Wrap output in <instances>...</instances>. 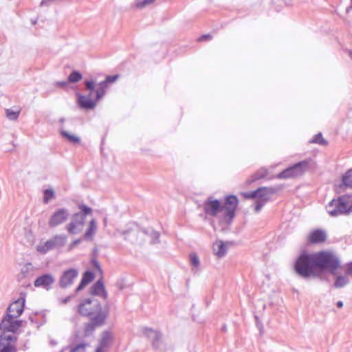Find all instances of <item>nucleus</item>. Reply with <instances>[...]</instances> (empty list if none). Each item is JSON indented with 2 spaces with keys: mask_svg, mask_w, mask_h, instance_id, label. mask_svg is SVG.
Segmentation results:
<instances>
[{
  "mask_svg": "<svg viewBox=\"0 0 352 352\" xmlns=\"http://www.w3.org/2000/svg\"><path fill=\"white\" fill-rule=\"evenodd\" d=\"M239 200L235 195L227 196L223 204L219 200L209 197L203 203V210L208 216L215 217L223 212V219L227 223H230L235 216Z\"/></svg>",
  "mask_w": 352,
  "mask_h": 352,
  "instance_id": "f257e3e1",
  "label": "nucleus"
},
{
  "mask_svg": "<svg viewBox=\"0 0 352 352\" xmlns=\"http://www.w3.org/2000/svg\"><path fill=\"white\" fill-rule=\"evenodd\" d=\"M118 78V74L107 76L104 80L98 84L96 89H95V82L93 80H85V90L89 91V94L87 95L78 94V102L80 107L86 110L95 108L97 102L104 96L107 84L115 82Z\"/></svg>",
  "mask_w": 352,
  "mask_h": 352,
  "instance_id": "f03ea898",
  "label": "nucleus"
},
{
  "mask_svg": "<svg viewBox=\"0 0 352 352\" xmlns=\"http://www.w3.org/2000/svg\"><path fill=\"white\" fill-rule=\"evenodd\" d=\"M294 270L303 278L318 277L320 274L316 267L315 254H301L295 262Z\"/></svg>",
  "mask_w": 352,
  "mask_h": 352,
  "instance_id": "7ed1b4c3",
  "label": "nucleus"
},
{
  "mask_svg": "<svg viewBox=\"0 0 352 352\" xmlns=\"http://www.w3.org/2000/svg\"><path fill=\"white\" fill-rule=\"evenodd\" d=\"M317 270H326L336 275L340 267V261L338 256L330 251H320L315 253Z\"/></svg>",
  "mask_w": 352,
  "mask_h": 352,
  "instance_id": "20e7f679",
  "label": "nucleus"
},
{
  "mask_svg": "<svg viewBox=\"0 0 352 352\" xmlns=\"http://www.w3.org/2000/svg\"><path fill=\"white\" fill-rule=\"evenodd\" d=\"M326 209L331 217L348 214L352 212V196L342 195L337 199H332Z\"/></svg>",
  "mask_w": 352,
  "mask_h": 352,
  "instance_id": "39448f33",
  "label": "nucleus"
},
{
  "mask_svg": "<svg viewBox=\"0 0 352 352\" xmlns=\"http://www.w3.org/2000/svg\"><path fill=\"white\" fill-rule=\"evenodd\" d=\"M78 311L81 316L89 318L100 314L104 315L105 318H107L109 315L108 310L103 309L100 302L94 298L82 300L78 305Z\"/></svg>",
  "mask_w": 352,
  "mask_h": 352,
  "instance_id": "423d86ee",
  "label": "nucleus"
},
{
  "mask_svg": "<svg viewBox=\"0 0 352 352\" xmlns=\"http://www.w3.org/2000/svg\"><path fill=\"white\" fill-rule=\"evenodd\" d=\"M78 208L80 211L72 216L70 222L65 227L66 230L71 234H78L83 230L86 216L92 212V209L85 204L79 205Z\"/></svg>",
  "mask_w": 352,
  "mask_h": 352,
  "instance_id": "0eeeda50",
  "label": "nucleus"
},
{
  "mask_svg": "<svg viewBox=\"0 0 352 352\" xmlns=\"http://www.w3.org/2000/svg\"><path fill=\"white\" fill-rule=\"evenodd\" d=\"M278 189L274 187H260L252 191L246 197L256 199L254 203V211L258 212L264 205L270 201L271 196L277 192Z\"/></svg>",
  "mask_w": 352,
  "mask_h": 352,
  "instance_id": "6e6552de",
  "label": "nucleus"
},
{
  "mask_svg": "<svg viewBox=\"0 0 352 352\" xmlns=\"http://www.w3.org/2000/svg\"><path fill=\"white\" fill-rule=\"evenodd\" d=\"M67 241V236L63 234H56L43 243L38 245L36 251L41 254H45L50 250L63 247Z\"/></svg>",
  "mask_w": 352,
  "mask_h": 352,
  "instance_id": "1a4fd4ad",
  "label": "nucleus"
},
{
  "mask_svg": "<svg viewBox=\"0 0 352 352\" xmlns=\"http://www.w3.org/2000/svg\"><path fill=\"white\" fill-rule=\"evenodd\" d=\"M308 162L304 160L287 168L277 175L279 179H287L295 177L302 175L308 168Z\"/></svg>",
  "mask_w": 352,
  "mask_h": 352,
  "instance_id": "9d476101",
  "label": "nucleus"
},
{
  "mask_svg": "<svg viewBox=\"0 0 352 352\" xmlns=\"http://www.w3.org/2000/svg\"><path fill=\"white\" fill-rule=\"evenodd\" d=\"M16 319L8 314L3 318L0 324V329L3 331V333H14L18 330L21 325V321Z\"/></svg>",
  "mask_w": 352,
  "mask_h": 352,
  "instance_id": "9b49d317",
  "label": "nucleus"
},
{
  "mask_svg": "<svg viewBox=\"0 0 352 352\" xmlns=\"http://www.w3.org/2000/svg\"><path fill=\"white\" fill-rule=\"evenodd\" d=\"M69 212L67 208H58L50 217L48 221V226L50 228H55L64 222L69 218Z\"/></svg>",
  "mask_w": 352,
  "mask_h": 352,
  "instance_id": "f8f14e48",
  "label": "nucleus"
},
{
  "mask_svg": "<svg viewBox=\"0 0 352 352\" xmlns=\"http://www.w3.org/2000/svg\"><path fill=\"white\" fill-rule=\"evenodd\" d=\"M78 276V271L75 268H69L67 270H65L59 279V286L61 288H67L71 286L74 280Z\"/></svg>",
  "mask_w": 352,
  "mask_h": 352,
  "instance_id": "ddd939ff",
  "label": "nucleus"
},
{
  "mask_svg": "<svg viewBox=\"0 0 352 352\" xmlns=\"http://www.w3.org/2000/svg\"><path fill=\"white\" fill-rule=\"evenodd\" d=\"M15 340L14 335L2 333L0 336V352H16V346L12 344Z\"/></svg>",
  "mask_w": 352,
  "mask_h": 352,
  "instance_id": "4468645a",
  "label": "nucleus"
},
{
  "mask_svg": "<svg viewBox=\"0 0 352 352\" xmlns=\"http://www.w3.org/2000/svg\"><path fill=\"white\" fill-rule=\"evenodd\" d=\"M89 319L90 322L86 323L85 325L84 334L85 336H89L95 331L96 327L102 326L107 318H105L104 315L100 314L96 317H91V318Z\"/></svg>",
  "mask_w": 352,
  "mask_h": 352,
  "instance_id": "2eb2a0df",
  "label": "nucleus"
},
{
  "mask_svg": "<svg viewBox=\"0 0 352 352\" xmlns=\"http://www.w3.org/2000/svg\"><path fill=\"white\" fill-rule=\"evenodd\" d=\"M25 299L24 297H20L16 300L11 303L8 307L7 314L17 318L23 311Z\"/></svg>",
  "mask_w": 352,
  "mask_h": 352,
  "instance_id": "dca6fc26",
  "label": "nucleus"
},
{
  "mask_svg": "<svg viewBox=\"0 0 352 352\" xmlns=\"http://www.w3.org/2000/svg\"><path fill=\"white\" fill-rule=\"evenodd\" d=\"M117 232L122 235L125 240L129 241L131 243H133L138 240L139 228L135 224L131 223L129 225L126 229L118 230Z\"/></svg>",
  "mask_w": 352,
  "mask_h": 352,
  "instance_id": "f3484780",
  "label": "nucleus"
},
{
  "mask_svg": "<svg viewBox=\"0 0 352 352\" xmlns=\"http://www.w3.org/2000/svg\"><path fill=\"white\" fill-rule=\"evenodd\" d=\"M54 282L55 278L52 274H45L35 279L34 285L36 287H43L46 290H50Z\"/></svg>",
  "mask_w": 352,
  "mask_h": 352,
  "instance_id": "a211bd4d",
  "label": "nucleus"
},
{
  "mask_svg": "<svg viewBox=\"0 0 352 352\" xmlns=\"http://www.w3.org/2000/svg\"><path fill=\"white\" fill-rule=\"evenodd\" d=\"M142 332L151 340L152 345L154 349H156L159 348L162 340V334L159 331H155L151 328L144 327L142 329Z\"/></svg>",
  "mask_w": 352,
  "mask_h": 352,
  "instance_id": "6ab92c4d",
  "label": "nucleus"
},
{
  "mask_svg": "<svg viewBox=\"0 0 352 352\" xmlns=\"http://www.w3.org/2000/svg\"><path fill=\"white\" fill-rule=\"evenodd\" d=\"M90 294L93 296H101L104 299H107L108 294L105 289L102 279L98 280L90 288Z\"/></svg>",
  "mask_w": 352,
  "mask_h": 352,
  "instance_id": "aec40b11",
  "label": "nucleus"
},
{
  "mask_svg": "<svg viewBox=\"0 0 352 352\" xmlns=\"http://www.w3.org/2000/svg\"><path fill=\"white\" fill-rule=\"evenodd\" d=\"M327 239V234L322 230H315L308 236V242L311 244H318L324 242Z\"/></svg>",
  "mask_w": 352,
  "mask_h": 352,
  "instance_id": "412c9836",
  "label": "nucleus"
},
{
  "mask_svg": "<svg viewBox=\"0 0 352 352\" xmlns=\"http://www.w3.org/2000/svg\"><path fill=\"white\" fill-rule=\"evenodd\" d=\"M111 342V334L110 332L106 331H104L102 334V338L99 344V346L97 347L96 352H103V349L107 348L109 346Z\"/></svg>",
  "mask_w": 352,
  "mask_h": 352,
  "instance_id": "4be33fe9",
  "label": "nucleus"
},
{
  "mask_svg": "<svg viewBox=\"0 0 352 352\" xmlns=\"http://www.w3.org/2000/svg\"><path fill=\"white\" fill-rule=\"evenodd\" d=\"M213 251L218 257L221 258L226 254L227 247L223 242L217 241L213 244Z\"/></svg>",
  "mask_w": 352,
  "mask_h": 352,
  "instance_id": "5701e85b",
  "label": "nucleus"
},
{
  "mask_svg": "<svg viewBox=\"0 0 352 352\" xmlns=\"http://www.w3.org/2000/svg\"><path fill=\"white\" fill-rule=\"evenodd\" d=\"M96 230H97L96 221V219H93L89 221V227L84 234L85 239H88V240H92L94 236L96 234Z\"/></svg>",
  "mask_w": 352,
  "mask_h": 352,
  "instance_id": "b1692460",
  "label": "nucleus"
},
{
  "mask_svg": "<svg viewBox=\"0 0 352 352\" xmlns=\"http://www.w3.org/2000/svg\"><path fill=\"white\" fill-rule=\"evenodd\" d=\"M60 134L63 138H66L72 144H79L80 142V139L79 137L72 135L66 131L61 130Z\"/></svg>",
  "mask_w": 352,
  "mask_h": 352,
  "instance_id": "393cba45",
  "label": "nucleus"
},
{
  "mask_svg": "<svg viewBox=\"0 0 352 352\" xmlns=\"http://www.w3.org/2000/svg\"><path fill=\"white\" fill-rule=\"evenodd\" d=\"M349 283V279L346 276H338L336 277L333 286L336 288H341Z\"/></svg>",
  "mask_w": 352,
  "mask_h": 352,
  "instance_id": "a878e982",
  "label": "nucleus"
},
{
  "mask_svg": "<svg viewBox=\"0 0 352 352\" xmlns=\"http://www.w3.org/2000/svg\"><path fill=\"white\" fill-rule=\"evenodd\" d=\"M342 182L345 187L352 188V168L342 176Z\"/></svg>",
  "mask_w": 352,
  "mask_h": 352,
  "instance_id": "bb28decb",
  "label": "nucleus"
},
{
  "mask_svg": "<svg viewBox=\"0 0 352 352\" xmlns=\"http://www.w3.org/2000/svg\"><path fill=\"white\" fill-rule=\"evenodd\" d=\"M86 344L80 343L74 347H67L60 352H85Z\"/></svg>",
  "mask_w": 352,
  "mask_h": 352,
  "instance_id": "cd10ccee",
  "label": "nucleus"
},
{
  "mask_svg": "<svg viewBox=\"0 0 352 352\" xmlns=\"http://www.w3.org/2000/svg\"><path fill=\"white\" fill-rule=\"evenodd\" d=\"M267 175V170L265 168H262L258 170L252 176L250 182L258 180L264 178Z\"/></svg>",
  "mask_w": 352,
  "mask_h": 352,
  "instance_id": "c85d7f7f",
  "label": "nucleus"
},
{
  "mask_svg": "<svg viewBox=\"0 0 352 352\" xmlns=\"http://www.w3.org/2000/svg\"><path fill=\"white\" fill-rule=\"evenodd\" d=\"M82 79V74L78 71H73L68 76V82L75 83Z\"/></svg>",
  "mask_w": 352,
  "mask_h": 352,
  "instance_id": "c756f323",
  "label": "nucleus"
},
{
  "mask_svg": "<svg viewBox=\"0 0 352 352\" xmlns=\"http://www.w3.org/2000/svg\"><path fill=\"white\" fill-rule=\"evenodd\" d=\"M55 196L54 191L52 189H45L43 191V202L48 204V202Z\"/></svg>",
  "mask_w": 352,
  "mask_h": 352,
  "instance_id": "7c9ffc66",
  "label": "nucleus"
},
{
  "mask_svg": "<svg viewBox=\"0 0 352 352\" xmlns=\"http://www.w3.org/2000/svg\"><path fill=\"white\" fill-rule=\"evenodd\" d=\"M311 143L318 144L320 145H327V142L323 138L321 133H319L314 136L312 140L310 141Z\"/></svg>",
  "mask_w": 352,
  "mask_h": 352,
  "instance_id": "2f4dec72",
  "label": "nucleus"
},
{
  "mask_svg": "<svg viewBox=\"0 0 352 352\" xmlns=\"http://www.w3.org/2000/svg\"><path fill=\"white\" fill-rule=\"evenodd\" d=\"M6 116L10 120H16L19 118L20 111H13L12 109H6Z\"/></svg>",
  "mask_w": 352,
  "mask_h": 352,
  "instance_id": "473e14b6",
  "label": "nucleus"
},
{
  "mask_svg": "<svg viewBox=\"0 0 352 352\" xmlns=\"http://www.w3.org/2000/svg\"><path fill=\"white\" fill-rule=\"evenodd\" d=\"M189 257H190V264L192 265V266H193L194 267H198L199 266L200 262H199V258L198 256L197 255V254L191 253L190 254Z\"/></svg>",
  "mask_w": 352,
  "mask_h": 352,
  "instance_id": "72a5a7b5",
  "label": "nucleus"
},
{
  "mask_svg": "<svg viewBox=\"0 0 352 352\" xmlns=\"http://www.w3.org/2000/svg\"><path fill=\"white\" fill-rule=\"evenodd\" d=\"M94 278V274L90 271H86L83 275L82 280L86 282L87 284L91 282Z\"/></svg>",
  "mask_w": 352,
  "mask_h": 352,
  "instance_id": "f704fd0d",
  "label": "nucleus"
},
{
  "mask_svg": "<svg viewBox=\"0 0 352 352\" xmlns=\"http://www.w3.org/2000/svg\"><path fill=\"white\" fill-rule=\"evenodd\" d=\"M146 234H148V232H145ZM151 239V243H157L160 242V233L156 231H151L149 233Z\"/></svg>",
  "mask_w": 352,
  "mask_h": 352,
  "instance_id": "c9c22d12",
  "label": "nucleus"
},
{
  "mask_svg": "<svg viewBox=\"0 0 352 352\" xmlns=\"http://www.w3.org/2000/svg\"><path fill=\"white\" fill-rule=\"evenodd\" d=\"M155 0H135V3L137 8H142L152 3Z\"/></svg>",
  "mask_w": 352,
  "mask_h": 352,
  "instance_id": "e433bc0d",
  "label": "nucleus"
},
{
  "mask_svg": "<svg viewBox=\"0 0 352 352\" xmlns=\"http://www.w3.org/2000/svg\"><path fill=\"white\" fill-rule=\"evenodd\" d=\"M87 285V283L81 279L80 284L76 289V292H78L81 291Z\"/></svg>",
  "mask_w": 352,
  "mask_h": 352,
  "instance_id": "4c0bfd02",
  "label": "nucleus"
},
{
  "mask_svg": "<svg viewBox=\"0 0 352 352\" xmlns=\"http://www.w3.org/2000/svg\"><path fill=\"white\" fill-rule=\"evenodd\" d=\"M87 285V283L81 279L80 284L76 289V292H78L81 291Z\"/></svg>",
  "mask_w": 352,
  "mask_h": 352,
  "instance_id": "58836bf2",
  "label": "nucleus"
},
{
  "mask_svg": "<svg viewBox=\"0 0 352 352\" xmlns=\"http://www.w3.org/2000/svg\"><path fill=\"white\" fill-rule=\"evenodd\" d=\"M212 38V36L210 34H204L201 37L199 38V41H203L205 40H210Z\"/></svg>",
  "mask_w": 352,
  "mask_h": 352,
  "instance_id": "ea45409f",
  "label": "nucleus"
},
{
  "mask_svg": "<svg viewBox=\"0 0 352 352\" xmlns=\"http://www.w3.org/2000/svg\"><path fill=\"white\" fill-rule=\"evenodd\" d=\"M346 274L349 275L352 274V262L347 264Z\"/></svg>",
  "mask_w": 352,
  "mask_h": 352,
  "instance_id": "a19ab883",
  "label": "nucleus"
},
{
  "mask_svg": "<svg viewBox=\"0 0 352 352\" xmlns=\"http://www.w3.org/2000/svg\"><path fill=\"white\" fill-rule=\"evenodd\" d=\"M56 85L59 87L64 88L67 85V81H58V82H56Z\"/></svg>",
  "mask_w": 352,
  "mask_h": 352,
  "instance_id": "79ce46f5",
  "label": "nucleus"
},
{
  "mask_svg": "<svg viewBox=\"0 0 352 352\" xmlns=\"http://www.w3.org/2000/svg\"><path fill=\"white\" fill-rule=\"evenodd\" d=\"M80 242V239H76L74 241H73L71 244L69 245V249H72L74 248L76 245H77L78 244H79Z\"/></svg>",
  "mask_w": 352,
  "mask_h": 352,
  "instance_id": "37998d69",
  "label": "nucleus"
},
{
  "mask_svg": "<svg viewBox=\"0 0 352 352\" xmlns=\"http://www.w3.org/2000/svg\"><path fill=\"white\" fill-rule=\"evenodd\" d=\"M92 264L98 270H100V265L97 260L93 259L92 260Z\"/></svg>",
  "mask_w": 352,
  "mask_h": 352,
  "instance_id": "c03bdc74",
  "label": "nucleus"
},
{
  "mask_svg": "<svg viewBox=\"0 0 352 352\" xmlns=\"http://www.w3.org/2000/svg\"><path fill=\"white\" fill-rule=\"evenodd\" d=\"M71 298H72V296H67V297H66V298H63V299L61 300V303H62V304H66V303H67V302L71 300Z\"/></svg>",
  "mask_w": 352,
  "mask_h": 352,
  "instance_id": "a18cd8bd",
  "label": "nucleus"
},
{
  "mask_svg": "<svg viewBox=\"0 0 352 352\" xmlns=\"http://www.w3.org/2000/svg\"><path fill=\"white\" fill-rule=\"evenodd\" d=\"M51 0H43L41 3H40V6H47L48 5L47 3L49 1H50Z\"/></svg>",
  "mask_w": 352,
  "mask_h": 352,
  "instance_id": "49530a36",
  "label": "nucleus"
},
{
  "mask_svg": "<svg viewBox=\"0 0 352 352\" xmlns=\"http://www.w3.org/2000/svg\"><path fill=\"white\" fill-rule=\"evenodd\" d=\"M337 306H338V307H339V308H342V307H343V302H342V301H340H340H338V302H337Z\"/></svg>",
  "mask_w": 352,
  "mask_h": 352,
  "instance_id": "de8ad7c7",
  "label": "nucleus"
},
{
  "mask_svg": "<svg viewBox=\"0 0 352 352\" xmlns=\"http://www.w3.org/2000/svg\"><path fill=\"white\" fill-rule=\"evenodd\" d=\"M222 329H223V331H225L226 330V326H223V327H222Z\"/></svg>",
  "mask_w": 352,
  "mask_h": 352,
  "instance_id": "09e8293b",
  "label": "nucleus"
},
{
  "mask_svg": "<svg viewBox=\"0 0 352 352\" xmlns=\"http://www.w3.org/2000/svg\"><path fill=\"white\" fill-rule=\"evenodd\" d=\"M64 122V118L60 119V122L63 123Z\"/></svg>",
  "mask_w": 352,
  "mask_h": 352,
  "instance_id": "8fccbe9b",
  "label": "nucleus"
},
{
  "mask_svg": "<svg viewBox=\"0 0 352 352\" xmlns=\"http://www.w3.org/2000/svg\"><path fill=\"white\" fill-rule=\"evenodd\" d=\"M104 224L107 223V219H104Z\"/></svg>",
  "mask_w": 352,
  "mask_h": 352,
  "instance_id": "3c124183",
  "label": "nucleus"
},
{
  "mask_svg": "<svg viewBox=\"0 0 352 352\" xmlns=\"http://www.w3.org/2000/svg\"><path fill=\"white\" fill-rule=\"evenodd\" d=\"M351 1H352V0H351Z\"/></svg>",
  "mask_w": 352,
  "mask_h": 352,
  "instance_id": "603ef678",
  "label": "nucleus"
}]
</instances>
